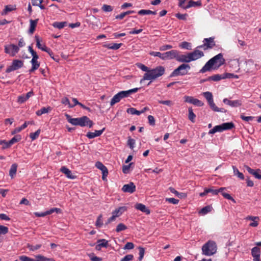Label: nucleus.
<instances>
[{"label":"nucleus","instance_id":"ea45409f","mask_svg":"<svg viewBox=\"0 0 261 261\" xmlns=\"http://www.w3.org/2000/svg\"><path fill=\"white\" fill-rule=\"evenodd\" d=\"M138 14L139 15H148V14H153L155 15L156 14V11H152L150 10H144L142 9L138 11Z\"/></svg>","mask_w":261,"mask_h":261},{"label":"nucleus","instance_id":"de8ad7c7","mask_svg":"<svg viewBox=\"0 0 261 261\" xmlns=\"http://www.w3.org/2000/svg\"><path fill=\"white\" fill-rule=\"evenodd\" d=\"M41 247V244H37L36 245H32L31 244H28L27 247L30 250L32 251H34L35 250H37L39 249H40Z\"/></svg>","mask_w":261,"mask_h":261},{"label":"nucleus","instance_id":"423d86ee","mask_svg":"<svg viewBox=\"0 0 261 261\" xmlns=\"http://www.w3.org/2000/svg\"><path fill=\"white\" fill-rule=\"evenodd\" d=\"M190 66L186 63L180 65L177 68L174 69L170 74V77H175L177 76H184L187 75L190 70Z\"/></svg>","mask_w":261,"mask_h":261},{"label":"nucleus","instance_id":"72a5a7b5","mask_svg":"<svg viewBox=\"0 0 261 261\" xmlns=\"http://www.w3.org/2000/svg\"><path fill=\"white\" fill-rule=\"evenodd\" d=\"M179 47L182 49H185L187 50L192 49L191 43L187 41H184L179 43Z\"/></svg>","mask_w":261,"mask_h":261},{"label":"nucleus","instance_id":"052dcab7","mask_svg":"<svg viewBox=\"0 0 261 261\" xmlns=\"http://www.w3.org/2000/svg\"><path fill=\"white\" fill-rule=\"evenodd\" d=\"M139 257L138 258V259L139 261H141L144 255L145 250L143 247H139Z\"/></svg>","mask_w":261,"mask_h":261},{"label":"nucleus","instance_id":"09e8293b","mask_svg":"<svg viewBox=\"0 0 261 261\" xmlns=\"http://www.w3.org/2000/svg\"><path fill=\"white\" fill-rule=\"evenodd\" d=\"M40 129H39L37 130H36L35 133H31L30 134V137L32 140H35L37 138H38L40 133Z\"/></svg>","mask_w":261,"mask_h":261},{"label":"nucleus","instance_id":"473e14b6","mask_svg":"<svg viewBox=\"0 0 261 261\" xmlns=\"http://www.w3.org/2000/svg\"><path fill=\"white\" fill-rule=\"evenodd\" d=\"M222 125L223 131L230 130L234 127V124L232 122L223 123L222 124Z\"/></svg>","mask_w":261,"mask_h":261},{"label":"nucleus","instance_id":"338daca9","mask_svg":"<svg viewBox=\"0 0 261 261\" xmlns=\"http://www.w3.org/2000/svg\"><path fill=\"white\" fill-rule=\"evenodd\" d=\"M134 256L132 254H127L121 259L120 261H131L133 259Z\"/></svg>","mask_w":261,"mask_h":261},{"label":"nucleus","instance_id":"4c0bfd02","mask_svg":"<svg viewBox=\"0 0 261 261\" xmlns=\"http://www.w3.org/2000/svg\"><path fill=\"white\" fill-rule=\"evenodd\" d=\"M50 110L51 108L49 107L47 108L43 107L40 110L37 111L36 114L37 116H40L43 114L47 113Z\"/></svg>","mask_w":261,"mask_h":261},{"label":"nucleus","instance_id":"b1692460","mask_svg":"<svg viewBox=\"0 0 261 261\" xmlns=\"http://www.w3.org/2000/svg\"><path fill=\"white\" fill-rule=\"evenodd\" d=\"M122 45V43H110L105 44L103 45L104 47L110 49L117 50L119 49Z\"/></svg>","mask_w":261,"mask_h":261},{"label":"nucleus","instance_id":"6e6552de","mask_svg":"<svg viewBox=\"0 0 261 261\" xmlns=\"http://www.w3.org/2000/svg\"><path fill=\"white\" fill-rule=\"evenodd\" d=\"M23 61L19 60H14L10 66L7 67L6 70V73H10L21 68L23 66Z\"/></svg>","mask_w":261,"mask_h":261},{"label":"nucleus","instance_id":"0eeeda50","mask_svg":"<svg viewBox=\"0 0 261 261\" xmlns=\"http://www.w3.org/2000/svg\"><path fill=\"white\" fill-rule=\"evenodd\" d=\"M5 53L8 54L11 57H14L19 51L18 46L14 44H9L6 45L4 48Z\"/></svg>","mask_w":261,"mask_h":261},{"label":"nucleus","instance_id":"f8f14e48","mask_svg":"<svg viewBox=\"0 0 261 261\" xmlns=\"http://www.w3.org/2000/svg\"><path fill=\"white\" fill-rule=\"evenodd\" d=\"M184 101L186 102L192 103L198 107H201L203 105V103L197 98H195L192 96H185Z\"/></svg>","mask_w":261,"mask_h":261},{"label":"nucleus","instance_id":"603ef678","mask_svg":"<svg viewBox=\"0 0 261 261\" xmlns=\"http://www.w3.org/2000/svg\"><path fill=\"white\" fill-rule=\"evenodd\" d=\"M242 105L241 101L240 100H231L230 106L232 107H238Z\"/></svg>","mask_w":261,"mask_h":261},{"label":"nucleus","instance_id":"7ed1b4c3","mask_svg":"<svg viewBox=\"0 0 261 261\" xmlns=\"http://www.w3.org/2000/svg\"><path fill=\"white\" fill-rule=\"evenodd\" d=\"M165 69L163 66H159L156 68L149 69L148 73H144L143 78L140 80L142 83L145 80H153L161 76L165 73Z\"/></svg>","mask_w":261,"mask_h":261},{"label":"nucleus","instance_id":"8fccbe9b","mask_svg":"<svg viewBox=\"0 0 261 261\" xmlns=\"http://www.w3.org/2000/svg\"><path fill=\"white\" fill-rule=\"evenodd\" d=\"M61 102L65 105H68L70 108L74 107V106H72L70 103L69 100L67 97H63L61 99Z\"/></svg>","mask_w":261,"mask_h":261},{"label":"nucleus","instance_id":"bb28decb","mask_svg":"<svg viewBox=\"0 0 261 261\" xmlns=\"http://www.w3.org/2000/svg\"><path fill=\"white\" fill-rule=\"evenodd\" d=\"M201 5H202V4H201V1L194 2L192 0H190L188 4L185 7H184V9H187L190 8L191 7H196V6H201Z\"/></svg>","mask_w":261,"mask_h":261},{"label":"nucleus","instance_id":"f704fd0d","mask_svg":"<svg viewBox=\"0 0 261 261\" xmlns=\"http://www.w3.org/2000/svg\"><path fill=\"white\" fill-rule=\"evenodd\" d=\"M223 130L222 129V124L216 125L214 127V128L211 130H210L208 134H214L217 132H222Z\"/></svg>","mask_w":261,"mask_h":261},{"label":"nucleus","instance_id":"e433bc0d","mask_svg":"<svg viewBox=\"0 0 261 261\" xmlns=\"http://www.w3.org/2000/svg\"><path fill=\"white\" fill-rule=\"evenodd\" d=\"M188 118L193 123L195 121L196 115L193 113L192 108L188 109Z\"/></svg>","mask_w":261,"mask_h":261},{"label":"nucleus","instance_id":"9b49d317","mask_svg":"<svg viewBox=\"0 0 261 261\" xmlns=\"http://www.w3.org/2000/svg\"><path fill=\"white\" fill-rule=\"evenodd\" d=\"M178 50L172 49L164 53V60H170L175 59L177 60Z\"/></svg>","mask_w":261,"mask_h":261},{"label":"nucleus","instance_id":"aec40b11","mask_svg":"<svg viewBox=\"0 0 261 261\" xmlns=\"http://www.w3.org/2000/svg\"><path fill=\"white\" fill-rule=\"evenodd\" d=\"M35 38V40L36 41V46L38 48H39L41 50L44 51L45 52H49L50 51V48L47 47L45 46V45H44V44L42 45L40 43V40L39 36L36 35Z\"/></svg>","mask_w":261,"mask_h":261},{"label":"nucleus","instance_id":"20e7f679","mask_svg":"<svg viewBox=\"0 0 261 261\" xmlns=\"http://www.w3.org/2000/svg\"><path fill=\"white\" fill-rule=\"evenodd\" d=\"M225 189V188H220L219 189H214L213 187L210 188H205L203 192L200 193L199 196L203 197L207 195L208 193H211L212 195H217L219 193L221 192L223 196L229 200H231L235 202L234 199L228 193L223 192V190Z\"/></svg>","mask_w":261,"mask_h":261},{"label":"nucleus","instance_id":"79ce46f5","mask_svg":"<svg viewBox=\"0 0 261 261\" xmlns=\"http://www.w3.org/2000/svg\"><path fill=\"white\" fill-rule=\"evenodd\" d=\"M233 173L235 175H237L241 179H244V176L243 174L239 172V170L234 166H232Z\"/></svg>","mask_w":261,"mask_h":261},{"label":"nucleus","instance_id":"7c9ffc66","mask_svg":"<svg viewBox=\"0 0 261 261\" xmlns=\"http://www.w3.org/2000/svg\"><path fill=\"white\" fill-rule=\"evenodd\" d=\"M38 19H36L35 20L31 19L30 20V29H29V33H30L33 34L34 32V31L35 30V28L37 25V24L38 23Z\"/></svg>","mask_w":261,"mask_h":261},{"label":"nucleus","instance_id":"39448f33","mask_svg":"<svg viewBox=\"0 0 261 261\" xmlns=\"http://www.w3.org/2000/svg\"><path fill=\"white\" fill-rule=\"evenodd\" d=\"M216 243L213 241H208L202 247V254L206 256H211L217 252Z\"/></svg>","mask_w":261,"mask_h":261},{"label":"nucleus","instance_id":"f3484780","mask_svg":"<svg viewBox=\"0 0 261 261\" xmlns=\"http://www.w3.org/2000/svg\"><path fill=\"white\" fill-rule=\"evenodd\" d=\"M60 171L64 173L69 179H75L76 176L73 174L71 171L65 166H63L60 169Z\"/></svg>","mask_w":261,"mask_h":261},{"label":"nucleus","instance_id":"a211bd4d","mask_svg":"<svg viewBox=\"0 0 261 261\" xmlns=\"http://www.w3.org/2000/svg\"><path fill=\"white\" fill-rule=\"evenodd\" d=\"M246 169L247 171L251 174L253 175L256 178L260 179L261 178V170L259 169L254 170L250 167L247 166Z\"/></svg>","mask_w":261,"mask_h":261},{"label":"nucleus","instance_id":"ddd939ff","mask_svg":"<svg viewBox=\"0 0 261 261\" xmlns=\"http://www.w3.org/2000/svg\"><path fill=\"white\" fill-rule=\"evenodd\" d=\"M95 166L97 168L101 171L102 173V178L103 180H105L108 175V170L107 168L101 162L99 161L95 163Z\"/></svg>","mask_w":261,"mask_h":261},{"label":"nucleus","instance_id":"3c124183","mask_svg":"<svg viewBox=\"0 0 261 261\" xmlns=\"http://www.w3.org/2000/svg\"><path fill=\"white\" fill-rule=\"evenodd\" d=\"M102 215L100 214L98 216V217L97 218V220L95 223V225L97 227H101L103 225V222L102 220Z\"/></svg>","mask_w":261,"mask_h":261},{"label":"nucleus","instance_id":"5fc2aeb1","mask_svg":"<svg viewBox=\"0 0 261 261\" xmlns=\"http://www.w3.org/2000/svg\"><path fill=\"white\" fill-rule=\"evenodd\" d=\"M61 211H62L60 208H57V207H53V208H51V209H50L49 210L46 211V214H47V215H48L51 214L52 213H53L54 212H56L58 214V213H61Z\"/></svg>","mask_w":261,"mask_h":261},{"label":"nucleus","instance_id":"37998d69","mask_svg":"<svg viewBox=\"0 0 261 261\" xmlns=\"http://www.w3.org/2000/svg\"><path fill=\"white\" fill-rule=\"evenodd\" d=\"M203 95L207 100L208 103L213 101V96L211 92H205L203 93Z\"/></svg>","mask_w":261,"mask_h":261},{"label":"nucleus","instance_id":"4d7b16f0","mask_svg":"<svg viewBox=\"0 0 261 261\" xmlns=\"http://www.w3.org/2000/svg\"><path fill=\"white\" fill-rule=\"evenodd\" d=\"M120 101V99L119 98V97L116 94L112 98L111 102H110V105L111 106H112L114 105H115L116 103H117V102H119Z\"/></svg>","mask_w":261,"mask_h":261},{"label":"nucleus","instance_id":"a878e982","mask_svg":"<svg viewBox=\"0 0 261 261\" xmlns=\"http://www.w3.org/2000/svg\"><path fill=\"white\" fill-rule=\"evenodd\" d=\"M223 74H215L212 76H209L207 77L206 80H204V81H219L221 80L224 79Z\"/></svg>","mask_w":261,"mask_h":261},{"label":"nucleus","instance_id":"2eb2a0df","mask_svg":"<svg viewBox=\"0 0 261 261\" xmlns=\"http://www.w3.org/2000/svg\"><path fill=\"white\" fill-rule=\"evenodd\" d=\"M177 62L180 63H190V59L189 53L186 55L180 54V52L178 50L177 60Z\"/></svg>","mask_w":261,"mask_h":261},{"label":"nucleus","instance_id":"680f3d73","mask_svg":"<svg viewBox=\"0 0 261 261\" xmlns=\"http://www.w3.org/2000/svg\"><path fill=\"white\" fill-rule=\"evenodd\" d=\"M159 103L160 104H163L165 105H167L169 107H171L173 105L174 103L170 100H159Z\"/></svg>","mask_w":261,"mask_h":261},{"label":"nucleus","instance_id":"4468645a","mask_svg":"<svg viewBox=\"0 0 261 261\" xmlns=\"http://www.w3.org/2000/svg\"><path fill=\"white\" fill-rule=\"evenodd\" d=\"M136 187L133 182H130L128 184L123 185L122 188V191L125 193H128L130 194L133 193L135 192Z\"/></svg>","mask_w":261,"mask_h":261},{"label":"nucleus","instance_id":"49530a36","mask_svg":"<svg viewBox=\"0 0 261 261\" xmlns=\"http://www.w3.org/2000/svg\"><path fill=\"white\" fill-rule=\"evenodd\" d=\"M149 54L154 57H158L162 60H164V53H161L158 51H151Z\"/></svg>","mask_w":261,"mask_h":261},{"label":"nucleus","instance_id":"412c9836","mask_svg":"<svg viewBox=\"0 0 261 261\" xmlns=\"http://www.w3.org/2000/svg\"><path fill=\"white\" fill-rule=\"evenodd\" d=\"M127 210V207L125 206H120L116 208L112 212V214L115 215L117 217L122 215Z\"/></svg>","mask_w":261,"mask_h":261},{"label":"nucleus","instance_id":"774afa93","mask_svg":"<svg viewBox=\"0 0 261 261\" xmlns=\"http://www.w3.org/2000/svg\"><path fill=\"white\" fill-rule=\"evenodd\" d=\"M19 259L21 261H34V259L30 258L25 255H22L19 256Z\"/></svg>","mask_w":261,"mask_h":261},{"label":"nucleus","instance_id":"a18cd8bd","mask_svg":"<svg viewBox=\"0 0 261 261\" xmlns=\"http://www.w3.org/2000/svg\"><path fill=\"white\" fill-rule=\"evenodd\" d=\"M66 24V22H55L53 25L56 28L61 29L65 27Z\"/></svg>","mask_w":261,"mask_h":261},{"label":"nucleus","instance_id":"c9c22d12","mask_svg":"<svg viewBox=\"0 0 261 261\" xmlns=\"http://www.w3.org/2000/svg\"><path fill=\"white\" fill-rule=\"evenodd\" d=\"M17 168V165L16 164H13L11 166L9 171V175L11 178H13L14 176L15 175Z\"/></svg>","mask_w":261,"mask_h":261},{"label":"nucleus","instance_id":"5701e85b","mask_svg":"<svg viewBox=\"0 0 261 261\" xmlns=\"http://www.w3.org/2000/svg\"><path fill=\"white\" fill-rule=\"evenodd\" d=\"M97 245L96 246V249L99 250L101 247L107 248L108 246V241L105 239H101L97 241Z\"/></svg>","mask_w":261,"mask_h":261},{"label":"nucleus","instance_id":"e2e57ef3","mask_svg":"<svg viewBox=\"0 0 261 261\" xmlns=\"http://www.w3.org/2000/svg\"><path fill=\"white\" fill-rule=\"evenodd\" d=\"M9 231V229L7 227L0 225V234H5Z\"/></svg>","mask_w":261,"mask_h":261},{"label":"nucleus","instance_id":"13d9d810","mask_svg":"<svg viewBox=\"0 0 261 261\" xmlns=\"http://www.w3.org/2000/svg\"><path fill=\"white\" fill-rule=\"evenodd\" d=\"M211 206L208 205L204 207H203L200 211L199 212L200 213H201L203 215H205L207 213L210 212L211 211Z\"/></svg>","mask_w":261,"mask_h":261},{"label":"nucleus","instance_id":"9d476101","mask_svg":"<svg viewBox=\"0 0 261 261\" xmlns=\"http://www.w3.org/2000/svg\"><path fill=\"white\" fill-rule=\"evenodd\" d=\"M189 54L191 62L197 60L204 56L203 51L198 50L197 48L193 51L189 53Z\"/></svg>","mask_w":261,"mask_h":261},{"label":"nucleus","instance_id":"a19ab883","mask_svg":"<svg viewBox=\"0 0 261 261\" xmlns=\"http://www.w3.org/2000/svg\"><path fill=\"white\" fill-rule=\"evenodd\" d=\"M21 139V137L20 135H16L13 138H12L9 141V145L8 146H11L13 144L19 141Z\"/></svg>","mask_w":261,"mask_h":261},{"label":"nucleus","instance_id":"6ab92c4d","mask_svg":"<svg viewBox=\"0 0 261 261\" xmlns=\"http://www.w3.org/2000/svg\"><path fill=\"white\" fill-rule=\"evenodd\" d=\"M105 130V128H103L101 130H95L94 132H88L86 134V137L89 139H93L96 137L100 136Z\"/></svg>","mask_w":261,"mask_h":261},{"label":"nucleus","instance_id":"864d4df0","mask_svg":"<svg viewBox=\"0 0 261 261\" xmlns=\"http://www.w3.org/2000/svg\"><path fill=\"white\" fill-rule=\"evenodd\" d=\"M127 112L128 113L132 114V115H140V111L137 110L136 109H135L134 108H130L127 109Z\"/></svg>","mask_w":261,"mask_h":261},{"label":"nucleus","instance_id":"0e129e2a","mask_svg":"<svg viewBox=\"0 0 261 261\" xmlns=\"http://www.w3.org/2000/svg\"><path fill=\"white\" fill-rule=\"evenodd\" d=\"M176 17H177L178 19L180 20H185L187 19V17L188 16L187 14H180V13H177L175 14Z\"/></svg>","mask_w":261,"mask_h":261},{"label":"nucleus","instance_id":"f03ea898","mask_svg":"<svg viewBox=\"0 0 261 261\" xmlns=\"http://www.w3.org/2000/svg\"><path fill=\"white\" fill-rule=\"evenodd\" d=\"M67 121L74 125H79L82 127L88 126L91 128L93 125V122L87 116H84L80 118H72L68 114H65Z\"/></svg>","mask_w":261,"mask_h":261},{"label":"nucleus","instance_id":"c756f323","mask_svg":"<svg viewBox=\"0 0 261 261\" xmlns=\"http://www.w3.org/2000/svg\"><path fill=\"white\" fill-rule=\"evenodd\" d=\"M35 259H34V261H56L53 258H47L40 254L35 255Z\"/></svg>","mask_w":261,"mask_h":261},{"label":"nucleus","instance_id":"4be33fe9","mask_svg":"<svg viewBox=\"0 0 261 261\" xmlns=\"http://www.w3.org/2000/svg\"><path fill=\"white\" fill-rule=\"evenodd\" d=\"M135 208L137 210H140V211L145 213L147 215H148L150 213L149 209L146 207V206L143 204L137 203L135 205Z\"/></svg>","mask_w":261,"mask_h":261},{"label":"nucleus","instance_id":"2f4dec72","mask_svg":"<svg viewBox=\"0 0 261 261\" xmlns=\"http://www.w3.org/2000/svg\"><path fill=\"white\" fill-rule=\"evenodd\" d=\"M169 190L171 193L174 194L176 196H177L178 197L180 198H186L187 197V195L186 193H179L173 188L170 187Z\"/></svg>","mask_w":261,"mask_h":261},{"label":"nucleus","instance_id":"f257e3e1","mask_svg":"<svg viewBox=\"0 0 261 261\" xmlns=\"http://www.w3.org/2000/svg\"><path fill=\"white\" fill-rule=\"evenodd\" d=\"M225 62L222 54L220 53L210 59L200 70L199 72L204 73L207 71H211L218 69Z\"/></svg>","mask_w":261,"mask_h":261},{"label":"nucleus","instance_id":"1a4fd4ad","mask_svg":"<svg viewBox=\"0 0 261 261\" xmlns=\"http://www.w3.org/2000/svg\"><path fill=\"white\" fill-rule=\"evenodd\" d=\"M203 42V44L197 46V48H203L204 50H206L208 48H212L215 46L214 38L213 37L204 39Z\"/></svg>","mask_w":261,"mask_h":261},{"label":"nucleus","instance_id":"393cba45","mask_svg":"<svg viewBox=\"0 0 261 261\" xmlns=\"http://www.w3.org/2000/svg\"><path fill=\"white\" fill-rule=\"evenodd\" d=\"M140 88H135L127 91H120L123 98L128 97L130 94L136 93L138 91Z\"/></svg>","mask_w":261,"mask_h":261},{"label":"nucleus","instance_id":"c03bdc74","mask_svg":"<svg viewBox=\"0 0 261 261\" xmlns=\"http://www.w3.org/2000/svg\"><path fill=\"white\" fill-rule=\"evenodd\" d=\"M136 66L142 70L143 71H145L146 73H148L149 71V68L146 66L145 65L140 63H137L136 64Z\"/></svg>","mask_w":261,"mask_h":261},{"label":"nucleus","instance_id":"58836bf2","mask_svg":"<svg viewBox=\"0 0 261 261\" xmlns=\"http://www.w3.org/2000/svg\"><path fill=\"white\" fill-rule=\"evenodd\" d=\"M15 9V6L14 7L11 5H7L5 6V9L2 13V14L3 15H6L8 12H11Z\"/></svg>","mask_w":261,"mask_h":261},{"label":"nucleus","instance_id":"c85d7f7f","mask_svg":"<svg viewBox=\"0 0 261 261\" xmlns=\"http://www.w3.org/2000/svg\"><path fill=\"white\" fill-rule=\"evenodd\" d=\"M31 63L32 64V68L29 70V71L30 73H32L38 69L40 66V63L38 61V60H31Z\"/></svg>","mask_w":261,"mask_h":261},{"label":"nucleus","instance_id":"6e6d98bb","mask_svg":"<svg viewBox=\"0 0 261 261\" xmlns=\"http://www.w3.org/2000/svg\"><path fill=\"white\" fill-rule=\"evenodd\" d=\"M127 229V227L123 223H119L116 227V231L118 232Z\"/></svg>","mask_w":261,"mask_h":261},{"label":"nucleus","instance_id":"cd10ccee","mask_svg":"<svg viewBox=\"0 0 261 261\" xmlns=\"http://www.w3.org/2000/svg\"><path fill=\"white\" fill-rule=\"evenodd\" d=\"M210 108L215 112H220L225 113L226 110L223 108H219L215 104L214 100L208 103Z\"/></svg>","mask_w":261,"mask_h":261},{"label":"nucleus","instance_id":"dca6fc26","mask_svg":"<svg viewBox=\"0 0 261 261\" xmlns=\"http://www.w3.org/2000/svg\"><path fill=\"white\" fill-rule=\"evenodd\" d=\"M251 255L253 261H260V250L258 247H254L251 249Z\"/></svg>","mask_w":261,"mask_h":261},{"label":"nucleus","instance_id":"bf43d9fd","mask_svg":"<svg viewBox=\"0 0 261 261\" xmlns=\"http://www.w3.org/2000/svg\"><path fill=\"white\" fill-rule=\"evenodd\" d=\"M127 144L131 149H133L135 147V140L129 137Z\"/></svg>","mask_w":261,"mask_h":261},{"label":"nucleus","instance_id":"69168bd1","mask_svg":"<svg viewBox=\"0 0 261 261\" xmlns=\"http://www.w3.org/2000/svg\"><path fill=\"white\" fill-rule=\"evenodd\" d=\"M166 201H168V202L170 203H172L174 204H177L179 202V200L174 198H167L166 199Z\"/></svg>","mask_w":261,"mask_h":261}]
</instances>
